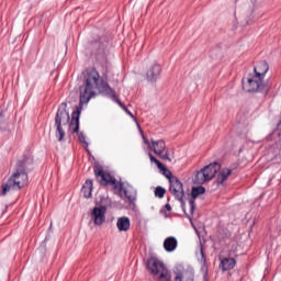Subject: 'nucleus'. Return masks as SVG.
<instances>
[{"instance_id": "nucleus-30", "label": "nucleus", "mask_w": 281, "mask_h": 281, "mask_svg": "<svg viewBox=\"0 0 281 281\" xmlns=\"http://www.w3.org/2000/svg\"><path fill=\"white\" fill-rule=\"evenodd\" d=\"M202 251V256H203V250H201Z\"/></svg>"}, {"instance_id": "nucleus-24", "label": "nucleus", "mask_w": 281, "mask_h": 281, "mask_svg": "<svg viewBox=\"0 0 281 281\" xmlns=\"http://www.w3.org/2000/svg\"><path fill=\"white\" fill-rule=\"evenodd\" d=\"M166 195V189L164 187H157L155 190V196H158V199H164Z\"/></svg>"}, {"instance_id": "nucleus-17", "label": "nucleus", "mask_w": 281, "mask_h": 281, "mask_svg": "<svg viewBox=\"0 0 281 281\" xmlns=\"http://www.w3.org/2000/svg\"><path fill=\"white\" fill-rule=\"evenodd\" d=\"M234 267H236V259L234 258H224L220 263L222 271H232Z\"/></svg>"}, {"instance_id": "nucleus-5", "label": "nucleus", "mask_w": 281, "mask_h": 281, "mask_svg": "<svg viewBox=\"0 0 281 281\" xmlns=\"http://www.w3.org/2000/svg\"><path fill=\"white\" fill-rule=\"evenodd\" d=\"M94 175L101 186H113L114 190H119V192L124 191V183L117 182L115 177L104 172L102 167H94Z\"/></svg>"}, {"instance_id": "nucleus-25", "label": "nucleus", "mask_w": 281, "mask_h": 281, "mask_svg": "<svg viewBox=\"0 0 281 281\" xmlns=\"http://www.w3.org/2000/svg\"><path fill=\"white\" fill-rule=\"evenodd\" d=\"M78 139H79V142H81V144L89 146V143H87V138L85 137L83 133H78Z\"/></svg>"}, {"instance_id": "nucleus-8", "label": "nucleus", "mask_w": 281, "mask_h": 281, "mask_svg": "<svg viewBox=\"0 0 281 281\" xmlns=\"http://www.w3.org/2000/svg\"><path fill=\"white\" fill-rule=\"evenodd\" d=\"M169 183H170L169 190H170L172 196H175V199H177V201L182 202L183 196H186V191H183V183L181 181H179V178H177V177H172L170 179Z\"/></svg>"}, {"instance_id": "nucleus-12", "label": "nucleus", "mask_w": 281, "mask_h": 281, "mask_svg": "<svg viewBox=\"0 0 281 281\" xmlns=\"http://www.w3.org/2000/svg\"><path fill=\"white\" fill-rule=\"evenodd\" d=\"M201 194H205V189L203 187H193L191 191L192 199L189 201L190 206V214H194V210L196 207V204L194 203V200L201 196Z\"/></svg>"}, {"instance_id": "nucleus-9", "label": "nucleus", "mask_w": 281, "mask_h": 281, "mask_svg": "<svg viewBox=\"0 0 281 281\" xmlns=\"http://www.w3.org/2000/svg\"><path fill=\"white\" fill-rule=\"evenodd\" d=\"M92 218L95 225H102L106 221V206H95L92 210Z\"/></svg>"}, {"instance_id": "nucleus-16", "label": "nucleus", "mask_w": 281, "mask_h": 281, "mask_svg": "<svg viewBox=\"0 0 281 281\" xmlns=\"http://www.w3.org/2000/svg\"><path fill=\"white\" fill-rule=\"evenodd\" d=\"M119 232H128L131 229V218L123 216L119 217L116 222Z\"/></svg>"}, {"instance_id": "nucleus-28", "label": "nucleus", "mask_w": 281, "mask_h": 281, "mask_svg": "<svg viewBox=\"0 0 281 281\" xmlns=\"http://www.w3.org/2000/svg\"><path fill=\"white\" fill-rule=\"evenodd\" d=\"M165 209L167 210V212H172V206L170 204H166Z\"/></svg>"}, {"instance_id": "nucleus-15", "label": "nucleus", "mask_w": 281, "mask_h": 281, "mask_svg": "<svg viewBox=\"0 0 281 281\" xmlns=\"http://www.w3.org/2000/svg\"><path fill=\"white\" fill-rule=\"evenodd\" d=\"M175 281H194V271L192 269L178 271Z\"/></svg>"}, {"instance_id": "nucleus-10", "label": "nucleus", "mask_w": 281, "mask_h": 281, "mask_svg": "<svg viewBox=\"0 0 281 281\" xmlns=\"http://www.w3.org/2000/svg\"><path fill=\"white\" fill-rule=\"evenodd\" d=\"M255 76L260 78L261 80H267V74L269 71V63L267 60L258 61L257 65L254 67Z\"/></svg>"}, {"instance_id": "nucleus-18", "label": "nucleus", "mask_w": 281, "mask_h": 281, "mask_svg": "<svg viewBox=\"0 0 281 281\" xmlns=\"http://www.w3.org/2000/svg\"><path fill=\"white\" fill-rule=\"evenodd\" d=\"M74 127V133H78L80 130V109H77V111L72 112L71 114V122H70V128Z\"/></svg>"}, {"instance_id": "nucleus-1", "label": "nucleus", "mask_w": 281, "mask_h": 281, "mask_svg": "<svg viewBox=\"0 0 281 281\" xmlns=\"http://www.w3.org/2000/svg\"><path fill=\"white\" fill-rule=\"evenodd\" d=\"M95 91H99V93H105V95H109L111 100L114 102H117L119 106L125 111L130 115V117H135L133 115V112L117 99V94H115V90H113L111 87H109V83L104 82V80H100V74L95 68H91L86 71V81L85 85L80 86L79 88V98H80V104H88V102L95 95Z\"/></svg>"}, {"instance_id": "nucleus-2", "label": "nucleus", "mask_w": 281, "mask_h": 281, "mask_svg": "<svg viewBox=\"0 0 281 281\" xmlns=\"http://www.w3.org/2000/svg\"><path fill=\"white\" fill-rule=\"evenodd\" d=\"M34 159L30 156H24L18 160L14 171L7 182L1 186V195L5 196L11 190H22L27 186V170L32 168Z\"/></svg>"}, {"instance_id": "nucleus-4", "label": "nucleus", "mask_w": 281, "mask_h": 281, "mask_svg": "<svg viewBox=\"0 0 281 281\" xmlns=\"http://www.w3.org/2000/svg\"><path fill=\"white\" fill-rule=\"evenodd\" d=\"M69 112H67V103H61L57 110V114L55 117V126L56 128V137L58 142H63L65 139V132L63 131V126H67L69 124Z\"/></svg>"}, {"instance_id": "nucleus-3", "label": "nucleus", "mask_w": 281, "mask_h": 281, "mask_svg": "<svg viewBox=\"0 0 281 281\" xmlns=\"http://www.w3.org/2000/svg\"><path fill=\"white\" fill-rule=\"evenodd\" d=\"M147 269L157 281H172L170 270H168L166 265L157 258H150L147 261Z\"/></svg>"}, {"instance_id": "nucleus-14", "label": "nucleus", "mask_w": 281, "mask_h": 281, "mask_svg": "<svg viewBox=\"0 0 281 281\" xmlns=\"http://www.w3.org/2000/svg\"><path fill=\"white\" fill-rule=\"evenodd\" d=\"M149 160L151 161V164H156L157 168H159V170L162 172V175L169 180L172 179V172L170 171V169L166 168V166H164V164H161V161H159V159H157L155 156H153V154H149Z\"/></svg>"}, {"instance_id": "nucleus-29", "label": "nucleus", "mask_w": 281, "mask_h": 281, "mask_svg": "<svg viewBox=\"0 0 281 281\" xmlns=\"http://www.w3.org/2000/svg\"><path fill=\"white\" fill-rule=\"evenodd\" d=\"M144 139V144H146L147 146H150V143L146 139V137L143 136Z\"/></svg>"}, {"instance_id": "nucleus-6", "label": "nucleus", "mask_w": 281, "mask_h": 281, "mask_svg": "<svg viewBox=\"0 0 281 281\" xmlns=\"http://www.w3.org/2000/svg\"><path fill=\"white\" fill-rule=\"evenodd\" d=\"M243 89L247 93H256V91H265L267 89V79H261L257 75L243 80Z\"/></svg>"}, {"instance_id": "nucleus-21", "label": "nucleus", "mask_w": 281, "mask_h": 281, "mask_svg": "<svg viewBox=\"0 0 281 281\" xmlns=\"http://www.w3.org/2000/svg\"><path fill=\"white\" fill-rule=\"evenodd\" d=\"M231 175H232V169L229 168L222 169L217 176V180H216L217 184L222 186V183H225V181H227Z\"/></svg>"}, {"instance_id": "nucleus-20", "label": "nucleus", "mask_w": 281, "mask_h": 281, "mask_svg": "<svg viewBox=\"0 0 281 281\" xmlns=\"http://www.w3.org/2000/svg\"><path fill=\"white\" fill-rule=\"evenodd\" d=\"M81 192L85 199H91V193L93 192V180H87L82 186Z\"/></svg>"}, {"instance_id": "nucleus-23", "label": "nucleus", "mask_w": 281, "mask_h": 281, "mask_svg": "<svg viewBox=\"0 0 281 281\" xmlns=\"http://www.w3.org/2000/svg\"><path fill=\"white\" fill-rule=\"evenodd\" d=\"M123 192H124L125 199L130 201H135V191H133V189L124 188Z\"/></svg>"}, {"instance_id": "nucleus-11", "label": "nucleus", "mask_w": 281, "mask_h": 281, "mask_svg": "<svg viewBox=\"0 0 281 281\" xmlns=\"http://www.w3.org/2000/svg\"><path fill=\"white\" fill-rule=\"evenodd\" d=\"M161 76V65L154 63L149 66L147 70L146 78L149 82H156L157 78Z\"/></svg>"}, {"instance_id": "nucleus-13", "label": "nucleus", "mask_w": 281, "mask_h": 281, "mask_svg": "<svg viewBox=\"0 0 281 281\" xmlns=\"http://www.w3.org/2000/svg\"><path fill=\"white\" fill-rule=\"evenodd\" d=\"M202 171L206 173V179L209 181H212V179L216 177V173L221 171V164L212 162L209 166L204 167Z\"/></svg>"}, {"instance_id": "nucleus-19", "label": "nucleus", "mask_w": 281, "mask_h": 281, "mask_svg": "<svg viewBox=\"0 0 281 281\" xmlns=\"http://www.w3.org/2000/svg\"><path fill=\"white\" fill-rule=\"evenodd\" d=\"M177 238L176 237H167L164 241V249L167 251H175V249H177Z\"/></svg>"}, {"instance_id": "nucleus-26", "label": "nucleus", "mask_w": 281, "mask_h": 281, "mask_svg": "<svg viewBox=\"0 0 281 281\" xmlns=\"http://www.w3.org/2000/svg\"><path fill=\"white\" fill-rule=\"evenodd\" d=\"M3 126H5V117L3 113H0V128H3Z\"/></svg>"}, {"instance_id": "nucleus-7", "label": "nucleus", "mask_w": 281, "mask_h": 281, "mask_svg": "<svg viewBox=\"0 0 281 281\" xmlns=\"http://www.w3.org/2000/svg\"><path fill=\"white\" fill-rule=\"evenodd\" d=\"M149 148L154 150L155 155H158V157H160V159H162L164 161H172L170 155L168 154V151H166V142L164 139H151V146H149Z\"/></svg>"}, {"instance_id": "nucleus-22", "label": "nucleus", "mask_w": 281, "mask_h": 281, "mask_svg": "<svg viewBox=\"0 0 281 281\" xmlns=\"http://www.w3.org/2000/svg\"><path fill=\"white\" fill-rule=\"evenodd\" d=\"M194 183H196L198 186H203V183H207V181H210L207 179L206 173L203 171V169H201L200 171H198L195 173V177L193 179Z\"/></svg>"}, {"instance_id": "nucleus-27", "label": "nucleus", "mask_w": 281, "mask_h": 281, "mask_svg": "<svg viewBox=\"0 0 281 281\" xmlns=\"http://www.w3.org/2000/svg\"><path fill=\"white\" fill-rule=\"evenodd\" d=\"M244 3H246L247 5H255L256 4V0H241Z\"/></svg>"}]
</instances>
